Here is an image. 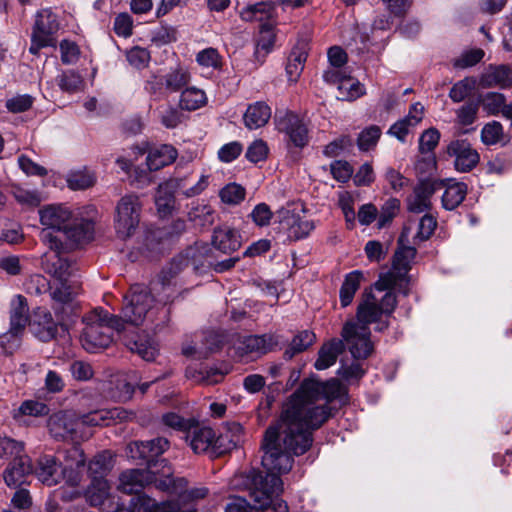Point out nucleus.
Returning <instances> with one entry per match:
<instances>
[{
    "label": "nucleus",
    "instance_id": "1",
    "mask_svg": "<svg viewBox=\"0 0 512 512\" xmlns=\"http://www.w3.org/2000/svg\"><path fill=\"white\" fill-rule=\"evenodd\" d=\"M347 394L338 379L321 382L315 378L302 381L299 388L284 403L279 419L270 425L262 440V465L265 476L257 474L253 484L266 499L282 490L280 474L288 473L294 456L306 453L313 444V431L331 416L328 403Z\"/></svg>",
    "mask_w": 512,
    "mask_h": 512
},
{
    "label": "nucleus",
    "instance_id": "2",
    "mask_svg": "<svg viewBox=\"0 0 512 512\" xmlns=\"http://www.w3.org/2000/svg\"><path fill=\"white\" fill-rule=\"evenodd\" d=\"M382 316L385 313L378 305V298L372 293H365L357 308V320L346 322L341 332L353 358L366 359L371 355L373 344L369 324L378 322Z\"/></svg>",
    "mask_w": 512,
    "mask_h": 512
},
{
    "label": "nucleus",
    "instance_id": "3",
    "mask_svg": "<svg viewBox=\"0 0 512 512\" xmlns=\"http://www.w3.org/2000/svg\"><path fill=\"white\" fill-rule=\"evenodd\" d=\"M82 322L84 328L81 334V343L83 348L90 353L107 348L113 341V331L121 332L123 330L122 318L100 307L86 313Z\"/></svg>",
    "mask_w": 512,
    "mask_h": 512
},
{
    "label": "nucleus",
    "instance_id": "4",
    "mask_svg": "<svg viewBox=\"0 0 512 512\" xmlns=\"http://www.w3.org/2000/svg\"><path fill=\"white\" fill-rule=\"evenodd\" d=\"M40 237L49 248V251L43 254L41 262L45 273L54 281L69 280L74 275L76 266L61 254L64 249L62 238L48 230H42Z\"/></svg>",
    "mask_w": 512,
    "mask_h": 512
},
{
    "label": "nucleus",
    "instance_id": "5",
    "mask_svg": "<svg viewBox=\"0 0 512 512\" xmlns=\"http://www.w3.org/2000/svg\"><path fill=\"white\" fill-rule=\"evenodd\" d=\"M154 299L149 289L143 284H134L124 296L122 308L123 330L125 323L141 325L152 308Z\"/></svg>",
    "mask_w": 512,
    "mask_h": 512
},
{
    "label": "nucleus",
    "instance_id": "6",
    "mask_svg": "<svg viewBox=\"0 0 512 512\" xmlns=\"http://www.w3.org/2000/svg\"><path fill=\"white\" fill-rule=\"evenodd\" d=\"M142 203L135 194L123 196L116 205L115 230L121 239L130 238L138 228Z\"/></svg>",
    "mask_w": 512,
    "mask_h": 512
},
{
    "label": "nucleus",
    "instance_id": "7",
    "mask_svg": "<svg viewBox=\"0 0 512 512\" xmlns=\"http://www.w3.org/2000/svg\"><path fill=\"white\" fill-rule=\"evenodd\" d=\"M416 256V249L411 246H400L393 258V269L381 274L375 283L378 291L395 288L405 280L407 272L410 270V263Z\"/></svg>",
    "mask_w": 512,
    "mask_h": 512
},
{
    "label": "nucleus",
    "instance_id": "8",
    "mask_svg": "<svg viewBox=\"0 0 512 512\" xmlns=\"http://www.w3.org/2000/svg\"><path fill=\"white\" fill-rule=\"evenodd\" d=\"M166 468V470H149L148 468L125 470L119 475L117 490L125 494H138L156 480V475L171 477L173 474L171 466L166 465Z\"/></svg>",
    "mask_w": 512,
    "mask_h": 512
},
{
    "label": "nucleus",
    "instance_id": "9",
    "mask_svg": "<svg viewBox=\"0 0 512 512\" xmlns=\"http://www.w3.org/2000/svg\"><path fill=\"white\" fill-rule=\"evenodd\" d=\"M35 474L40 482L47 486H54L65 479L66 483L72 487L79 485L81 476L79 473L71 472L67 475L66 469H60V464L56 458L51 455H44L39 458Z\"/></svg>",
    "mask_w": 512,
    "mask_h": 512
},
{
    "label": "nucleus",
    "instance_id": "10",
    "mask_svg": "<svg viewBox=\"0 0 512 512\" xmlns=\"http://www.w3.org/2000/svg\"><path fill=\"white\" fill-rule=\"evenodd\" d=\"M276 129L284 133L289 141L298 148L309 142V131L304 121L292 112L279 113L274 118Z\"/></svg>",
    "mask_w": 512,
    "mask_h": 512
},
{
    "label": "nucleus",
    "instance_id": "11",
    "mask_svg": "<svg viewBox=\"0 0 512 512\" xmlns=\"http://www.w3.org/2000/svg\"><path fill=\"white\" fill-rule=\"evenodd\" d=\"M209 251V247L204 243H196L193 247L186 249L183 254L173 259L167 270L163 271V284L168 282L169 278L174 277L184 267L191 265L193 269H197L199 266H203V258L206 257Z\"/></svg>",
    "mask_w": 512,
    "mask_h": 512
},
{
    "label": "nucleus",
    "instance_id": "12",
    "mask_svg": "<svg viewBox=\"0 0 512 512\" xmlns=\"http://www.w3.org/2000/svg\"><path fill=\"white\" fill-rule=\"evenodd\" d=\"M447 153L455 158V169L462 173L471 171L480 159L478 152L464 139L451 141L447 146Z\"/></svg>",
    "mask_w": 512,
    "mask_h": 512
},
{
    "label": "nucleus",
    "instance_id": "13",
    "mask_svg": "<svg viewBox=\"0 0 512 512\" xmlns=\"http://www.w3.org/2000/svg\"><path fill=\"white\" fill-rule=\"evenodd\" d=\"M134 417L133 412L127 411L121 407L112 409L94 410L80 416L79 426H109L117 421H129Z\"/></svg>",
    "mask_w": 512,
    "mask_h": 512
},
{
    "label": "nucleus",
    "instance_id": "14",
    "mask_svg": "<svg viewBox=\"0 0 512 512\" xmlns=\"http://www.w3.org/2000/svg\"><path fill=\"white\" fill-rule=\"evenodd\" d=\"M78 427V419L67 411L53 414L48 421L49 432L57 440H75Z\"/></svg>",
    "mask_w": 512,
    "mask_h": 512
},
{
    "label": "nucleus",
    "instance_id": "15",
    "mask_svg": "<svg viewBox=\"0 0 512 512\" xmlns=\"http://www.w3.org/2000/svg\"><path fill=\"white\" fill-rule=\"evenodd\" d=\"M41 224L45 230L61 238V233L72 219L71 211L62 205H49L39 211Z\"/></svg>",
    "mask_w": 512,
    "mask_h": 512
},
{
    "label": "nucleus",
    "instance_id": "16",
    "mask_svg": "<svg viewBox=\"0 0 512 512\" xmlns=\"http://www.w3.org/2000/svg\"><path fill=\"white\" fill-rule=\"evenodd\" d=\"M33 472L31 460L28 456L14 458L3 472V479L10 488H19L28 484V478Z\"/></svg>",
    "mask_w": 512,
    "mask_h": 512
},
{
    "label": "nucleus",
    "instance_id": "17",
    "mask_svg": "<svg viewBox=\"0 0 512 512\" xmlns=\"http://www.w3.org/2000/svg\"><path fill=\"white\" fill-rule=\"evenodd\" d=\"M215 432L210 427L200 426L192 422L186 432L185 439L195 453L209 452L212 455Z\"/></svg>",
    "mask_w": 512,
    "mask_h": 512
},
{
    "label": "nucleus",
    "instance_id": "18",
    "mask_svg": "<svg viewBox=\"0 0 512 512\" xmlns=\"http://www.w3.org/2000/svg\"><path fill=\"white\" fill-rule=\"evenodd\" d=\"M280 213L282 214L281 224L287 229V235L291 240L303 239L315 228L313 221L305 219L293 211L282 210Z\"/></svg>",
    "mask_w": 512,
    "mask_h": 512
},
{
    "label": "nucleus",
    "instance_id": "19",
    "mask_svg": "<svg viewBox=\"0 0 512 512\" xmlns=\"http://www.w3.org/2000/svg\"><path fill=\"white\" fill-rule=\"evenodd\" d=\"M207 175H201V177L192 184L191 175L176 176L164 184L173 192H177L179 195L185 198H192L200 195L209 184Z\"/></svg>",
    "mask_w": 512,
    "mask_h": 512
},
{
    "label": "nucleus",
    "instance_id": "20",
    "mask_svg": "<svg viewBox=\"0 0 512 512\" xmlns=\"http://www.w3.org/2000/svg\"><path fill=\"white\" fill-rule=\"evenodd\" d=\"M436 191V183L431 180L421 181L407 198L410 212L423 213L431 207V197Z\"/></svg>",
    "mask_w": 512,
    "mask_h": 512
},
{
    "label": "nucleus",
    "instance_id": "21",
    "mask_svg": "<svg viewBox=\"0 0 512 512\" xmlns=\"http://www.w3.org/2000/svg\"><path fill=\"white\" fill-rule=\"evenodd\" d=\"M133 512H196L194 509L182 510L177 502H157L146 494H136L130 500Z\"/></svg>",
    "mask_w": 512,
    "mask_h": 512
},
{
    "label": "nucleus",
    "instance_id": "22",
    "mask_svg": "<svg viewBox=\"0 0 512 512\" xmlns=\"http://www.w3.org/2000/svg\"><path fill=\"white\" fill-rule=\"evenodd\" d=\"M32 334L42 342H48L55 338L58 327L51 314L47 311H39L29 323Z\"/></svg>",
    "mask_w": 512,
    "mask_h": 512
},
{
    "label": "nucleus",
    "instance_id": "23",
    "mask_svg": "<svg viewBox=\"0 0 512 512\" xmlns=\"http://www.w3.org/2000/svg\"><path fill=\"white\" fill-rule=\"evenodd\" d=\"M212 245L224 254H230L241 247L239 232L228 226L218 227L212 236Z\"/></svg>",
    "mask_w": 512,
    "mask_h": 512
},
{
    "label": "nucleus",
    "instance_id": "24",
    "mask_svg": "<svg viewBox=\"0 0 512 512\" xmlns=\"http://www.w3.org/2000/svg\"><path fill=\"white\" fill-rule=\"evenodd\" d=\"M145 453L147 455V465L149 470H166V465L170 466L166 459H157L169 447V441L166 438L158 437L152 440L144 441Z\"/></svg>",
    "mask_w": 512,
    "mask_h": 512
},
{
    "label": "nucleus",
    "instance_id": "25",
    "mask_svg": "<svg viewBox=\"0 0 512 512\" xmlns=\"http://www.w3.org/2000/svg\"><path fill=\"white\" fill-rule=\"evenodd\" d=\"M94 224L87 219L72 220L61 234L65 235L73 244H83L93 238Z\"/></svg>",
    "mask_w": 512,
    "mask_h": 512
},
{
    "label": "nucleus",
    "instance_id": "26",
    "mask_svg": "<svg viewBox=\"0 0 512 512\" xmlns=\"http://www.w3.org/2000/svg\"><path fill=\"white\" fill-rule=\"evenodd\" d=\"M177 158V150L167 144L152 148L146 158L147 166L151 171H157L173 163Z\"/></svg>",
    "mask_w": 512,
    "mask_h": 512
},
{
    "label": "nucleus",
    "instance_id": "27",
    "mask_svg": "<svg viewBox=\"0 0 512 512\" xmlns=\"http://www.w3.org/2000/svg\"><path fill=\"white\" fill-rule=\"evenodd\" d=\"M345 340L333 339L322 345L318 352V358L314 367L317 370H325L335 364L338 356L344 350Z\"/></svg>",
    "mask_w": 512,
    "mask_h": 512
},
{
    "label": "nucleus",
    "instance_id": "28",
    "mask_svg": "<svg viewBox=\"0 0 512 512\" xmlns=\"http://www.w3.org/2000/svg\"><path fill=\"white\" fill-rule=\"evenodd\" d=\"M58 28L59 24L56 16L50 10L45 9L37 14L32 34L55 44L53 35L57 32Z\"/></svg>",
    "mask_w": 512,
    "mask_h": 512
},
{
    "label": "nucleus",
    "instance_id": "29",
    "mask_svg": "<svg viewBox=\"0 0 512 512\" xmlns=\"http://www.w3.org/2000/svg\"><path fill=\"white\" fill-rule=\"evenodd\" d=\"M271 117V108L265 102H256L248 106L244 116V124L250 129H258L267 124Z\"/></svg>",
    "mask_w": 512,
    "mask_h": 512
},
{
    "label": "nucleus",
    "instance_id": "30",
    "mask_svg": "<svg viewBox=\"0 0 512 512\" xmlns=\"http://www.w3.org/2000/svg\"><path fill=\"white\" fill-rule=\"evenodd\" d=\"M28 324V306L26 299L17 295L11 303L10 329L13 333L23 334Z\"/></svg>",
    "mask_w": 512,
    "mask_h": 512
},
{
    "label": "nucleus",
    "instance_id": "31",
    "mask_svg": "<svg viewBox=\"0 0 512 512\" xmlns=\"http://www.w3.org/2000/svg\"><path fill=\"white\" fill-rule=\"evenodd\" d=\"M279 343L278 337L272 334L250 335L243 339V350L247 353L264 354Z\"/></svg>",
    "mask_w": 512,
    "mask_h": 512
},
{
    "label": "nucleus",
    "instance_id": "32",
    "mask_svg": "<svg viewBox=\"0 0 512 512\" xmlns=\"http://www.w3.org/2000/svg\"><path fill=\"white\" fill-rule=\"evenodd\" d=\"M363 278V272L360 270H354L345 276L339 293L342 307H347L352 303L354 295L360 288Z\"/></svg>",
    "mask_w": 512,
    "mask_h": 512
},
{
    "label": "nucleus",
    "instance_id": "33",
    "mask_svg": "<svg viewBox=\"0 0 512 512\" xmlns=\"http://www.w3.org/2000/svg\"><path fill=\"white\" fill-rule=\"evenodd\" d=\"M207 103L206 93L195 86L186 87L182 90L180 99H179V107L182 110L186 111H194L200 109Z\"/></svg>",
    "mask_w": 512,
    "mask_h": 512
},
{
    "label": "nucleus",
    "instance_id": "34",
    "mask_svg": "<svg viewBox=\"0 0 512 512\" xmlns=\"http://www.w3.org/2000/svg\"><path fill=\"white\" fill-rule=\"evenodd\" d=\"M110 495V485L106 479L93 478L85 492L87 501L92 506H100Z\"/></svg>",
    "mask_w": 512,
    "mask_h": 512
},
{
    "label": "nucleus",
    "instance_id": "35",
    "mask_svg": "<svg viewBox=\"0 0 512 512\" xmlns=\"http://www.w3.org/2000/svg\"><path fill=\"white\" fill-rule=\"evenodd\" d=\"M306 60L307 52L305 45L297 46L292 49L286 65V73L290 81L296 82L298 80Z\"/></svg>",
    "mask_w": 512,
    "mask_h": 512
},
{
    "label": "nucleus",
    "instance_id": "36",
    "mask_svg": "<svg viewBox=\"0 0 512 512\" xmlns=\"http://www.w3.org/2000/svg\"><path fill=\"white\" fill-rule=\"evenodd\" d=\"M467 194V186L462 182H451L447 184L442 196L443 207L447 210H453L458 207Z\"/></svg>",
    "mask_w": 512,
    "mask_h": 512
},
{
    "label": "nucleus",
    "instance_id": "37",
    "mask_svg": "<svg viewBox=\"0 0 512 512\" xmlns=\"http://www.w3.org/2000/svg\"><path fill=\"white\" fill-rule=\"evenodd\" d=\"M113 467V457L109 451H103L95 455L88 464V473L93 478L105 479V476Z\"/></svg>",
    "mask_w": 512,
    "mask_h": 512
},
{
    "label": "nucleus",
    "instance_id": "38",
    "mask_svg": "<svg viewBox=\"0 0 512 512\" xmlns=\"http://www.w3.org/2000/svg\"><path fill=\"white\" fill-rule=\"evenodd\" d=\"M188 218L197 226L208 227L215 221V210L208 204L196 203L188 212Z\"/></svg>",
    "mask_w": 512,
    "mask_h": 512
},
{
    "label": "nucleus",
    "instance_id": "39",
    "mask_svg": "<svg viewBox=\"0 0 512 512\" xmlns=\"http://www.w3.org/2000/svg\"><path fill=\"white\" fill-rule=\"evenodd\" d=\"M77 285L69 280L54 281L50 286V295L56 302L65 304L73 300L77 294Z\"/></svg>",
    "mask_w": 512,
    "mask_h": 512
},
{
    "label": "nucleus",
    "instance_id": "40",
    "mask_svg": "<svg viewBox=\"0 0 512 512\" xmlns=\"http://www.w3.org/2000/svg\"><path fill=\"white\" fill-rule=\"evenodd\" d=\"M190 81V72L183 68L172 70L164 76L165 88L170 92H182V90L188 86Z\"/></svg>",
    "mask_w": 512,
    "mask_h": 512
},
{
    "label": "nucleus",
    "instance_id": "41",
    "mask_svg": "<svg viewBox=\"0 0 512 512\" xmlns=\"http://www.w3.org/2000/svg\"><path fill=\"white\" fill-rule=\"evenodd\" d=\"M274 5L267 2H260L245 7L241 11V18L244 21H263L272 17Z\"/></svg>",
    "mask_w": 512,
    "mask_h": 512
},
{
    "label": "nucleus",
    "instance_id": "42",
    "mask_svg": "<svg viewBox=\"0 0 512 512\" xmlns=\"http://www.w3.org/2000/svg\"><path fill=\"white\" fill-rule=\"evenodd\" d=\"M276 34L274 32V25L270 22H265L260 26L259 37L257 40L255 55L259 57L263 52V57L268 54L275 43Z\"/></svg>",
    "mask_w": 512,
    "mask_h": 512
},
{
    "label": "nucleus",
    "instance_id": "43",
    "mask_svg": "<svg viewBox=\"0 0 512 512\" xmlns=\"http://www.w3.org/2000/svg\"><path fill=\"white\" fill-rule=\"evenodd\" d=\"M315 334L311 331L304 330L299 332L292 339L289 348L284 352L286 359H292L296 354L305 351L315 341Z\"/></svg>",
    "mask_w": 512,
    "mask_h": 512
},
{
    "label": "nucleus",
    "instance_id": "44",
    "mask_svg": "<svg viewBox=\"0 0 512 512\" xmlns=\"http://www.w3.org/2000/svg\"><path fill=\"white\" fill-rule=\"evenodd\" d=\"M174 203V193L165 184H160L155 195V205L158 214L161 217L170 215L174 208Z\"/></svg>",
    "mask_w": 512,
    "mask_h": 512
},
{
    "label": "nucleus",
    "instance_id": "45",
    "mask_svg": "<svg viewBox=\"0 0 512 512\" xmlns=\"http://www.w3.org/2000/svg\"><path fill=\"white\" fill-rule=\"evenodd\" d=\"M195 61L202 68L220 69L222 67V56L216 48L208 47L196 54Z\"/></svg>",
    "mask_w": 512,
    "mask_h": 512
},
{
    "label": "nucleus",
    "instance_id": "46",
    "mask_svg": "<svg viewBox=\"0 0 512 512\" xmlns=\"http://www.w3.org/2000/svg\"><path fill=\"white\" fill-rule=\"evenodd\" d=\"M339 95L338 98L342 100H355L364 94L363 86L356 80L345 77L338 85Z\"/></svg>",
    "mask_w": 512,
    "mask_h": 512
},
{
    "label": "nucleus",
    "instance_id": "47",
    "mask_svg": "<svg viewBox=\"0 0 512 512\" xmlns=\"http://www.w3.org/2000/svg\"><path fill=\"white\" fill-rule=\"evenodd\" d=\"M65 467L67 475L71 472L79 473L76 469L83 467L85 464L84 452L78 445H73L64 452Z\"/></svg>",
    "mask_w": 512,
    "mask_h": 512
},
{
    "label": "nucleus",
    "instance_id": "48",
    "mask_svg": "<svg viewBox=\"0 0 512 512\" xmlns=\"http://www.w3.org/2000/svg\"><path fill=\"white\" fill-rule=\"evenodd\" d=\"M381 133L380 127L376 125H371L365 128L357 138L358 148L361 151H369L373 149L376 146Z\"/></svg>",
    "mask_w": 512,
    "mask_h": 512
},
{
    "label": "nucleus",
    "instance_id": "49",
    "mask_svg": "<svg viewBox=\"0 0 512 512\" xmlns=\"http://www.w3.org/2000/svg\"><path fill=\"white\" fill-rule=\"evenodd\" d=\"M57 83L63 92L75 93L81 89L83 80L79 74L69 70L57 76Z\"/></svg>",
    "mask_w": 512,
    "mask_h": 512
},
{
    "label": "nucleus",
    "instance_id": "50",
    "mask_svg": "<svg viewBox=\"0 0 512 512\" xmlns=\"http://www.w3.org/2000/svg\"><path fill=\"white\" fill-rule=\"evenodd\" d=\"M476 81L473 78H464L455 83L449 92V97L455 103L463 101L474 89Z\"/></svg>",
    "mask_w": 512,
    "mask_h": 512
},
{
    "label": "nucleus",
    "instance_id": "51",
    "mask_svg": "<svg viewBox=\"0 0 512 512\" xmlns=\"http://www.w3.org/2000/svg\"><path fill=\"white\" fill-rule=\"evenodd\" d=\"M24 447L21 442H18L9 437L0 438V458H17L26 456Z\"/></svg>",
    "mask_w": 512,
    "mask_h": 512
},
{
    "label": "nucleus",
    "instance_id": "52",
    "mask_svg": "<svg viewBox=\"0 0 512 512\" xmlns=\"http://www.w3.org/2000/svg\"><path fill=\"white\" fill-rule=\"evenodd\" d=\"M219 196L224 203L236 205L244 199L245 189L236 183H231L220 190Z\"/></svg>",
    "mask_w": 512,
    "mask_h": 512
},
{
    "label": "nucleus",
    "instance_id": "53",
    "mask_svg": "<svg viewBox=\"0 0 512 512\" xmlns=\"http://www.w3.org/2000/svg\"><path fill=\"white\" fill-rule=\"evenodd\" d=\"M162 125L168 129L177 127L181 122V112L173 106H163L157 109Z\"/></svg>",
    "mask_w": 512,
    "mask_h": 512
},
{
    "label": "nucleus",
    "instance_id": "54",
    "mask_svg": "<svg viewBox=\"0 0 512 512\" xmlns=\"http://www.w3.org/2000/svg\"><path fill=\"white\" fill-rule=\"evenodd\" d=\"M67 183L73 190H82L93 185L94 177L87 171H74L69 173Z\"/></svg>",
    "mask_w": 512,
    "mask_h": 512
},
{
    "label": "nucleus",
    "instance_id": "55",
    "mask_svg": "<svg viewBox=\"0 0 512 512\" xmlns=\"http://www.w3.org/2000/svg\"><path fill=\"white\" fill-rule=\"evenodd\" d=\"M128 347L131 352L137 353L145 361H153L158 352L156 346L146 340L134 341Z\"/></svg>",
    "mask_w": 512,
    "mask_h": 512
},
{
    "label": "nucleus",
    "instance_id": "56",
    "mask_svg": "<svg viewBox=\"0 0 512 512\" xmlns=\"http://www.w3.org/2000/svg\"><path fill=\"white\" fill-rule=\"evenodd\" d=\"M484 57V51L482 49H472L464 52L460 57L453 61L455 68L464 69L472 67L479 63Z\"/></svg>",
    "mask_w": 512,
    "mask_h": 512
},
{
    "label": "nucleus",
    "instance_id": "57",
    "mask_svg": "<svg viewBox=\"0 0 512 512\" xmlns=\"http://www.w3.org/2000/svg\"><path fill=\"white\" fill-rule=\"evenodd\" d=\"M49 412V408L46 404L34 401V400H26L24 401L18 409V413L15 414V418L18 415H28V416H43L47 415Z\"/></svg>",
    "mask_w": 512,
    "mask_h": 512
},
{
    "label": "nucleus",
    "instance_id": "58",
    "mask_svg": "<svg viewBox=\"0 0 512 512\" xmlns=\"http://www.w3.org/2000/svg\"><path fill=\"white\" fill-rule=\"evenodd\" d=\"M400 207L398 199L392 198L385 202L378 217V227L383 228L396 216Z\"/></svg>",
    "mask_w": 512,
    "mask_h": 512
},
{
    "label": "nucleus",
    "instance_id": "59",
    "mask_svg": "<svg viewBox=\"0 0 512 512\" xmlns=\"http://www.w3.org/2000/svg\"><path fill=\"white\" fill-rule=\"evenodd\" d=\"M505 106V97L500 93L490 92L483 98V107L490 114L503 113Z\"/></svg>",
    "mask_w": 512,
    "mask_h": 512
},
{
    "label": "nucleus",
    "instance_id": "60",
    "mask_svg": "<svg viewBox=\"0 0 512 512\" xmlns=\"http://www.w3.org/2000/svg\"><path fill=\"white\" fill-rule=\"evenodd\" d=\"M269 149L263 140L253 141L246 151V158L253 163H258L267 158Z\"/></svg>",
    "mask_w": 512,
    "mask_h": 512
},
{
    "label": "nucleus",
    "instance_id": "61",
    "mask_svg": "<svg viewBox=\"0 0 512 512\" xmlns=\"http://www.w3.org/2000/svg\"><path fill=\"white\" fill-rule=\"evenodd\" d=\"M440 139V133L435 128L425 130L419 139V150L421 153H428L435 149Z\"/></svg>",
    "mask_w": 512,
    "mask_h": 512
},
{
    "label": "nucleus",
    "instance_id": "62",
    "mask_svg": "<svg viewBox=\"0 0 512 512\" xmlns=\"http://www.w3.org/2000/svg\"><path fill=\"white\" fill-rule=\"evenodd\" d=\"M503 134L502 125L499 122L486 124L481 131L482 141L486 145L496 144Z\"/></svg>",
    "mask_w": 512,
    "mask_h": 512
},
{
    "label": "nucleus",
    "instance_id": "63",
    "mask_svg": "<svg viewBox=\"0 0 512 512\" xmlns=\"http://www.w3.org/2000/svg\"><path fill=\"white\" fill-rule=\"evenodd\" d=\"M33 98L30 95H17L6 101V108L12 113L25 112L31 108Z\"/></svg>",
    "mask_w": 512,
    "mask_h": 512
},
{
    "label": "nucleus",
    "instance_id": "64",
    "mask_svg": "<svg viewBox=\"0 0 512 512\" xmlns=\"http://www.w3.org/2000/svg\"><path fill=\"white\" fill-rule=\"evenodd\" d=\"M127 60L132 66L140 69L148 64L150 53L144 48L134 47L127 52Z\"/></svg>",
    "mask_w": 512,
    "mask_h": 512
}]
</instances>
